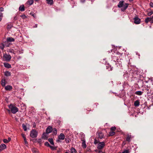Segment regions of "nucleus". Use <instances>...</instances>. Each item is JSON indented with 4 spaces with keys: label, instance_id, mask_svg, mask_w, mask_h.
<instances>
[{
    "label": "nucleus",
    "instance_id": "obj_4",
    "mask_svg": "<svg viewBox=\"0 0 153 153\" xmlns=\"http://www.w3.org/2000/svg\"><path fill=\"white\" fill-rule=\"evenodd\" d=\"M3 57L5 60L7 62L10 61L11 58V57L10 55L6 53L4 54Z\"/></svg>",
    "mask_w": 153,
    "mask_h": 153
},
{
    "label": "nucleus",
    "instance_id": "obj_35",
    "mask_svg": "<svg viewBox=\"0 0 153 153\" xmlns=\"http://www.w3.org/2000/svg\"><path fill=\"white\" fill-rule=\"evenodd\" d=\"M4 47V46L3 43L1 44V45L0 46V49L2 50H3Z\"/></svg>",
    "mask_w": 153,
    "mask_h": 153
},
{
    "label": "nucleus",
    "instance_id": "obj_29",
    "mask_svg": "<svg viewBox=\"0 0 153 153\" xmlns=\"http://www.w3.org/2000/svg\"><path fill=\"white\" fill-rule=\"evenodd\" d=\"M115 132L114 131H110L109 133V136H112L114 135Z\"/></svg>",
    "mask_w": 153,
    "mask_h": 153
},
{
    "label": "nucleus",
    "instance_id": "obj_31",
    "mask_svg": "<svg viewBox=\"0 0 153 153\" xmlns=\"http://www.w3.org/2000/svg\"><path fill=\"white\" fill-rule=\"evenodd\" d=\"M20 16L23 19H25L27 18V16L23 14Z\"/></svg>",
    "mask_w": 153,
    "mask_h": 153
},
{
    "label": "nucleus",
    "instance_id": "obj_30",
    "mask_svg": "<svg viewBox=\"0 0 153 153\" xmlns=\"http://www.w3.org/2000/svg\"><path fill=\"white\" fill-rule=\"evenodd\" d=\"M30 14L34 18H36V15L35 13H33V12H31Z\"/></svg>",
    "mask_w": 153,
    "mask_h": 153
},
{
    "label": "nucleus",
    "instance_id": "obj_26",
    "mask_svg": "<svg viewBox=\"0 0 153 153\" xmlns=\"http://www.w3.org/2000/svg\"><path fill=\"white\" fill-rule=\"evenodd\" d=\"M48 140L49 142H50V143L51 145H54V143L53 142V139L52 138H49L48 139Z\"/></svg>",
    "mask_w": 153,
    "mask_h": 153
},
{
    "label": "nucleus",
    "instance_id": "obj_55",
    "mask_svg": "<svg viewBox=\"0 0 153 153\" xmlns=\"http://www.w3.org/2000/svg\"><path fill=\"white\" fill-rule=\"evenodd\" d=\"M149 90V89H146V90H147V91H148Z\"/></svg>",
    "mask_w": 153,
    "mask_h": 153
},
{
    "label": "nucleus",
    "instance_id": "obj_9",
    "mask_svg": "<svg viewBox=\"0 0 153 153\" xmlns=\"http://www.w3.org/2000/svg\"><path fill=\"white\" fill-rule=\"evenodd\" d=\"M52 131V128L50 126H48L46 129V132L47 134L51 133Z\"/></svg>",
    "mask_w": 153,
    "mask_h": 153
},
{
    "label": "nucleus",
    "instance_id": "obj_19",
    "mask_svg": "<svg viewBox=\"0 0 153 153\" xmlns=\"http://www.w3.org/2000/svg\"><path fill=\"white\" fill-rule=\"evenodd\" d=\"M1 84L3 87H4L5 85V79H2L1 81Z\"/></svg>",
    "mask_w": 153,
    "mask_h": 153
},
{
    "label": "nucleus",
    "instance_id": "obj_49",
    "mask_svg": "<svg viewBox=\"0 0 153 153\" xmlns=\"http://www.w3.org/2000/svg\"><path fill=\"white\" fill-rule=\"evenodd\" d=\"M7 140V141H8V142H10L11 140V139L10 137H8V139Z\"/></svg>",
    "mask_w": 153,
    "mask_h": 153
},
{
    "label": "nucleus",
    "instance_id": "obj_48",
    "mask_svg": "<svg viewBox=\"0 0 153 153\" xmlns=\"http://www.w3.org/2000/svg\"><path fill=\"white\" fill-rule=\"evenodd\" d=\"M21 135L22 137L24 139L25 138H26L25 135L24 134H21Z\"/></svg>",
    "mask_w": 153,
    "mask_h": 153
},
{
    "label": "nucleus",
    "instance_id": "obj_15",
    "mask_svg": "<svg viewBox=\"0 0 153 153\" xmlns=\"http://www.w3.org/2000/svg\"><path fill=\"white\" fill-rule=\"evenodd\" d=\"M7 42H13L15 40L13 38L9 37L7 38Z\"/></svg>",
    "mask_w": 153,
    "mask_h": 153
},
{
    "label": "nucleus",
    "instance_id": "obj_18",
    "mask_svg": "<svg viewBox=\"0 0 153 153\" xmlns=\"http://www.w3.org/2000/svg\"><path fill=\"white\" fill-rule=\"evenodd\" d=\"M134 105L136 107H138L140 105V102L139 100L135 101L134 104Z\"/></svg>",
    "mask_w": 153,
    "mask_h": 153
},
{
    "label": "nucleus",
    "instance_id": "obj_24",
    "mask_svg": "<svg viewBox=\"0 0 153 153\" xmlns=\"http://www.w3.org/2000/svg\"><path fill=\"white\" fill-rule=\"evenodd\" d=\"M47 134L46 133H43L42 135V138L45 139H47L48 138Z\"/></svg>",
    "mask_w": 153,
    "mask_h": 153
},
{
    "label": "nucleus",
    "instance_id": "obj_22",
    "mask_svg": "<svg viewBox=\"0 0 153 153\" xmlns=\"http://www.w3.org/2000/svg\"><path fill=\"white\" fill-rule=\"evenodd\" d=\"M98 138L100 139H102L103 138L104 135L102 133L99 132L98 133Z\"/></svg>",
    "mask_w": 153,
    "mask_h": 153
},
{
    "label": "nucleus",
    "instance_id": "obj_44",
    "mask_svg": "<svg viewBox=\"0 0 153 153\" xmlns=\"http://www.w3.org/2000/svg\"><path fill=\"white\" fill-rule=\"evenodd\" d=\"M3 17V14L2 13H0V21H1Z\"/></svg>",
    "mask_w": 153,
    "mask_h": 153
},
{
    "label": "nucleus",
    "instance_id": "obj_51",
    "mask_svg": "<svg viewBox=\"0 0 153 153\" xmlns=\"http://www.w3.org/2000/svg\"><path fill=\"white\" fill-rule=\"evenodd\" d=\"M82 2V3H83V2H84L85 0H80Z\"/></svg>",
    "mask_w": 153,
    "mask_h": 153
},
{
    "label": "nucleus",
    "instance_id": "obj_2",
    "mask_svg": "<svg viewBox=\"0 0 153 153\" xmlns=\"http://www.w3.org/2000/svg\"><path fill=\"white\" fill-rule=\"evenodd\" d=\"M38 134L37 131L35 129H32L30 131V136L33 138H35L37 137Z\"/></svg>",
    "mask_w": 153,
    "mask_h": 153
},
{
    "label": "nucleus",
    "instance_id": "obj_27",
    "mask_svg": "<svg viewBox=\"0 0 153 153\" xmlns=\"http://www.w3.org/2000/svg\"><path fill=\"white\" fill-rule=\"evenodd\" d=\"M71 153H77L75 149L73 148H72L71 149Z\"/></svg>",
    "mask_w": 153,
    "mask_h": 153
},
{
    "label": "nucleus",
    "instance_id": "obj_16",
    "mask_svg": "<svg viewBox=\"0 0 153 153\" xmlns=\"http://www.w3.org/2000/svg\"><path fill=\"white\" fill-rule=\"evenodd\" d=\"M131 135H128L126 138V141L128 142H130L131 139Z\"/></svg>",
    "mask_w": 153,
    "mask_h": 153
},
{
    "label": "nucleus",
    "instance_id": "obj_41",
    "mask_svg": "<svg viewBox=\"0 0 153 153\" xmlns=\"http://www.w3.org/2000/svg\"><path fill=\"white\" fill-rule=\"evenodd\" d=\"M122 153H129L128 150H124Z\"/></svg>",
    "mask_w": 153,
    "mask_h": 153
},
{
    "label": "nucleus",
    "instance_id": "obj_1",
    "mask_svg": "<svg viewBox=\"0 0 153 153\" xmlns=\"http://www.w3.org/2000/svg\"><path fill=\"white\" fill-rule=\"evenodd\" d=\"M9 107L11 110L12 113L13 114H15L18 111V108H17L14 106L11 105L9 106Z\"/></svg>",
    "mask_w": 153,
    "mask_h": 153
},
{
    "label": "nucleus",
    "instance_id": "obj_3",
    "mask_svg": "<svg viewBox=\"0 0 153 153\" xmlns=\"http://www.w3.org/2000/svg\"><path fill=\"white\" fill-rule=\"evenodd\" d=\"M105 146V143L104 142H100L98 144L97 149L99 150L102 149Z\"/></svg>",
    "mask_w": 153,
    "mask_h": 153
},
{
    "label": "nucleus",
    "instance_id": "obj_28",
    "mask_svg": "<svg viewBox=\"0 0 153 153\" xmlns=\"http://www.w3.org/2000/svg\"><path fill=\"white\" fill-rule=\"evenodd\" d=\"M4 75L6 76H9L11 75L10 73L8 71H6L4 73Z\"/></svg>",
    "mask_w": 153,
    "mask_h": 153
},
{
    "label": "nucleus",
    "instance_id": "obj_34",
    "mask_svg": "<svg viewBox=\"0 0 153 153\" xmlns=\"http://www.w3.org/2000/svg\"><path fill=\"white\" fill-rule=\"evenodd\" d=\"M8 51L11 53H14V50L11 49H8Z\"/></svg>",
    "mask_w": 153,
    "mask_h": 153
},
{
    "label": "nucleus",
    "instance_id": "obj_50",
    "mask_svg": "<svg viewBox=\"0 0 153 153\" xmlns=\"http://www.w3.org/2000/svg\"><path fill=\"white\" fill-rule=\"evenodd\" d=\"M37 25H38L37 24H36L35 25V26H34L33 27H34V28L37 27Z\"/></svg>",
    "mask_w": 153,
    "mask_h": 153
},
{
    "label": "nucleus",
    "instance_id": "obj_45",
    "mask_svg": "<svg viewBox=\"0 0 153 153\" xmlns=\"http://www.w3.org/2000/svg\"><path fill=\"white\" fill-rule=\"evenodd\" d=\"M98 143V141L97 140L95 139L94 140V144H96Z\"/></svg>",
    "mask_w": 153,
    "mask_h": 153
},
{
    "label": "nucleus",
    "instance_id": "obj_32",
    "mask_svg": "<svg viewBox=\"0 0 153 153\" xmlns=\"http://www.w3.org/2000/svg\"><path fill=\"white\" fill-rule=\"evenodd\" d=\"M50 148L52 150H55L57 148L56 147L54 146H51L50 147Z\"/></svg>",
    "mask_w": 153,
    "mask_h": 153
},
{
    "label": "nucleus",
    "instance_id": "obj_38",
    "mask_svg": "<svg viewBox=\"0 0 153 153\" xmlns=\"http://www.w3.org/2000/svg\"><path fill=\"white\" fill-rule=\"evenodd\" d=\"M53 133L54 134L56 135L57 134V130L56 128H54L53 131Z\"/></svg>",
    "mask_w": 153,
    "mask_h": 153
},
{
    "label": "nucleus",
    "instance_id": "obj_13",
    "mask_svg": "<svg viewBox=\"0 0 153 153\" xmlns=\"http://www.w3.org/2000/svg\"><path fill=\"white\" fill-rule=\"evenodd\" d=\"M124 4V1H121L119 3L117 6L119 8H121L123 7Z\"/></svg>",
    "mask_w": 153,
    "mask_h": 153
},
{
    "label": "nucleus",
    "instance_id": "obj_17",
    "mask_svg": "<svg viewBox=\"0 0 153 153\" xmlns=\"http://www.w3.org/2000/svg\"><path fill=\"white\" fill-rule=\"evenodd\" d=\"M4 65L5 67L7 68H10L11 67V65L7 63H4Z\"/></svg>",
    "mask_w": 153,
    "mask_h": 153
},
{
    "label": "nucleus",
    "instance_id": "obj_42",
    "mask_svg": "<svg viewBox=\"0 0 153 153\" xmlns=\"http://www.w3.org/2000/svg\"><path fill=\"white\" fill-rule=\"evenodd\" d=\"M96 152H97V153H105V152H103L101 150H96Z\"/></svg>",
    "mask_w": 153,
    "mask_h": 153
},
{
    "label": "nucleus",
    "instance_id": "obj_56",
    "mask_svg": "<svg viewBox=\"0 0 153 153\" xmlns=\"http://www.w3.org/2000/svg\"><path fill=\"white\" fill-rule=\"evenodd\" d=\"M65 153H68V152H65Z\"/></svg>",
    "mask_w": 153,
    "mask_h": 153
},
{
    "label": "nucleus",
    "instance_id": "obj_33",
    "mask_svg": "<svg viewBox=\"0 0 153 153\" xmlns=\"http://www.w3.org/2000/svg\"><path fill=\"white\" fill-rule=\"evenodd\" d=\"M22 127L25 131H26L27 130L26 126L24 124H22Z\"/></svg>",
    "mask_w": 153,
    "mask_h": 153
},
{
    "label": "nucleus",
    "instance_id": "obj_23",
    "mask_svg": "<svg viewBox=\"0 0 153 153\" xmlns=\"http://www.w3.org/2000/svg\"><path fill=\"white\" fill-rule=\"evenodd\" d=\"M46 1L47 3L50 5H52L53 3V0H46Z\"/></svg>",
    "mask_w": 153,
    "mask_h": 153
},
{
    "label": "nucleus",
    "instance_id": "obj_11",
    "mask_svg": "<svg viewBox=\"0 0 153 153\" xmlns=\"http://www.w3.org/2000/svg\"><path fill=\"white\" fill-rule=\"evenodd\" d=\"M6 148V146L4 144H1L0 145V152Z\"/></svg>",
    "mask_w": 153,
    "mask_h": 153
},
{
    "label": "nucleus",
    "instance_id": "obj_5",
    "mask_svg": "<svg viewBox=\"0 0 153 153\" xmlns=\"http://www.w3.org/2000/svg\"><path fill=\"white\" fill-rule=\"evenodd\" d=\"M149 22H150L151 23H153V16L150 17H147L145 19V22L147 23Z\"/></svg>",
    "mask_w": 153,
    "mask_h": 153
},
{
    "label": "nucleus",
    "instance_id": "obj_8",
    "mask_svg": "<svg viewBox=\"0 0 153 153\" xmlns=\"http://www.w3.org/2000/svg\"><path fill=\"white\" fill-rule=\"evenodd\" d=\"M81 140L82 141V147L84 149L86 148L87 146V145L85 143V139L83 138V139H82Z\"/></svg>",
    "mask_w": 153,
    "mask_h": 153
},
{
    "label": "nucleus",
    "instance_id": "obj_47",
    "mask_svg": "<svg viewBox=\"0 0 153 153\" xmlns=\"http://www.w3.org/2000/svg\"><path fill=\"white\" fill-rule=\"evenodd\" d=\"M4 11V8L2 7L0 8V12H2Z\"/></svg>",
    "mask_w": 153,
    "mask_h": 153
},
{
    "label": "nucleus",
    "instance_id": "obj_54",
    "mask_svg": "<svg viewBox=\"0 0 153 153\" xmlns=\"http://www.w3.org/2000/svg\"><path fill=\"white\" fill-rule=\"evenodd\" d=\"M7 28H10V27H9V25L8 26Z\"/></svg>",
    "mask_w": 153,
    "mask_h": 153
},
{
    "label": "nucleus",
    "instance_id": "obj_10",
    "mask_svg": "<svg viewBox=\"0 0 153 153\" xmlns=\"http://www.w3.org/2000/svg\"><path fill=\"white\" fill-rule=\"evenodd\" d=\"M128 4L125 3V4H124L122 7V8L121 9V11H124V10H125L128 7Z\"/></svg>",
    "mask_w": 153,
    "mask_h": 153
},
{
    "label": "nucleus",
    "instance_id": "obj_53",
    "mask_svg": "<svg viewBox=\"0 0 153 153\" xmlns=\"http://www.w3.org/2000/svg\"><path fill=\"white\" fill-rule=\"evenodd\" d=\"M129 1H133V0H129Z\"/></svg>",
    "mask_w": 153,
    "mask_h": 153
},
{
    "label": "nucleus",
    "instance_id": "obj_21",
    "mask_svg": "<svg viewBox=\"0 0 153 153\" xmlns=\"http://www.w3.org/2000/svg\"><path fill=\"white\" fill-rule=\"evenodd\" d=\"M143 93V92H142L140 91H137L135 92V94L140 96Z\"/></svg>",
    "mask_w": 153,
    "mask_h": 153
},
{
    "label": "nucleus",
    "instance_id": "obj_25",
    "mask_svg": "<svg viewBox=\"0 0 153 153\" xmlns=\"http://www.w3.org/2000/svg\"><path fill=\"white\" fill-rule=\"evenodd\" d=\"M33 0H28L27 2V3L30 5L32 4L33 3Z\"/></svg>",
    "mask_w": 153,
    "mask_h": 153
},
{
    "label": "nucleus",
    "instance_id": "obj_20",
    "mask_svg": "<svg viewBox=\"0 0 153 153\" xmlns=\"http://www.w3.org/2000/svg\"><path fill=\"white\" fill-rule=\"evenodd\" d=\"M32 151L33 153H39L38 150L35 148H33L32 149Z\"/></svg>",
    "mask_w": 153,
    "mask_h": 153
},
{
    "label": "nucleus",
    "instance_id": "obj_6",
    "mask_svg": "<svg viewBox=\"0 0 153 153\" xmlns=\"http://www.w3.org/2000/svg\"><path fill=\"white\" fill-rule=\"evenodd\" d=\"M134 19V23L136 24H138L140 23L141 22V20L138 17H135Z\"/></svg>",
    "mask_w": 153,
    "mask_h": 153
},
{
    "label": "nucleus",
    "instance_id": "obj_14",
    "mask_svg": "<svg viewBox=\"0 0 153 153\" xmlns=\"http://www.w3.org/2000/svg\"><path fill=\"white\" fill-rule=\"evenodd\" d=\"M12 88V86L10 85H8L5 87V89L6 91H10L11 90Z\"/></svg>",
    "mask_w": 153,
    "mask_h": 153
},
{
    "label": "nucleus",
    "instance_id": "obj_39",
    "mask_svg": "<svg viewBox=\"0 0 153 153\" xmlns=\"http://www.w3.org/2000/svg\"><path fill=\"white\" fill-rule=\"evenodd\" d=\"M116 129V128L115 127H112L111 128V131H114Z\"/></svg>",
    "mask_w": 153,
    "mask_h": 153
},
{
    "label": "nucleus",
    "instance_id": "obj_36",
    "mask_svg": "<svg viewBox=\"0 0 153 153\" xmlns=\"http://www.w3.org/2000/svg\"><path fill=\"white\" fill-rule=\"evenodd\" d=\"M45 145L46 146L50 147L51 145L49 144V143L48 142H46L45 143Z\"/></svg>",
    "mask_w": 153,
    "mask_h": 153
},
{
    "label": "nucleus",
    "instance_id": "obj_46",
    "mask_svg": "<svg viewBox=\"0 0 153 153\" xmlns=\"http://www.w3.org/2000/svg\"><path fill=\"white\" fill-rule=\"evenodd\" d=\"M149 5H150V6L153 8V3L152 2H151L150 3V4H149Z\"/></svg>",
    "mask_w": 153,
    "mask_h": 153
},
{
    "label": "nucleus",
    "instance_id": "obj_7",
    "mask_svg": "<svg viewBox=\"0 0 153 153\" xmlns=\"http://www.w3.org/2000/svg\"><path fill=\"white\" fill-rule=\"evenodd\" d=\"M65 136L64 134L63 133H61L58 137V140H57V142H59V140H64L65 139Z\"/></svg>",
    "mask_w": 153,
    "mask_h": 153
},
{
    "label": "nucleus",
    "instance_id": "obj_52",
    "mask_svg": "<svg viewBox=\"0 0 153 153\" xmlns=\"http://www.w3.org/2000/svg\"><path fill=\"white\" fill-rule=\"evenodd\" d=\"M35 1H39V0H34Z\"/></svg>",
    "mask_w": 153,
    "mask_h": 153
},
{
    "label": "nucleus",
    "instance_id": "obj_12",
    "mask_svg": "<svg viewBox=\"0 0 153 153\" xmlns=\"http://www.w3.org/2000/svg\"><path fill=\"white\" fill-rule=\"evenodd\" d=\"M19 10L22 12L25 10V7L24 5H21L19 7Z\"/></svg>",
    "mask_w": 153,
    "mask_h": 153
},
{
    "label": "nucleus",
    "instance_id": "obj_40",
    "mask_svg": "<svg viewBox=\"0 0 153 153\" xmlns=\"http://www.w3.org/2000/svg\"><path fill=\"white\" fill-rule=\"evenodd\" d=\"M24 139V142H25V144L27 146V145L28 144V142H27V139L26 138H25Z\"/></svg>",
    "mask_w": 153,
    "mask_h": 153
},
{
    "label": "nucleus",
    "instance_id": "obj_37",
    "mask_svg": "<svg viewBox=\"0 0 153 153\" xmlns=\"http://www.w3.org/2000/svg\"><path fill=\"white\" fill-rule=\"evenodd\" d=\"M153 13V12L152 11H151L149 12H148L147 15L148 16H150L152 15Z\"/></svg>",
    "mask_w": 153,
    "mask_h": 153
},
{
    "label": "nucleus",
    "instance_id": "obj_43",
    "mask_svg": "<svg viewBox=\"0 0 153 153\" xmlns=\"http://www.w3.org/2000/svg\"><path fill=\"white\" fill-rule=\"evenodd\" d=\"M3 141L5 143H7L8 142V141H7V139H4L3 140Z\"/></svg>",
    "mask_w": 153,
    "mask_h": 153
}]
</instances>
